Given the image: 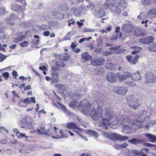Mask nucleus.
I'll return each instance as SVG.
<instances>
[{"instance_id":"c03bdc74","label":"nucleus","mask_w":156,"mask_h":156,"mask_svg":"<svg viewBox=\"0 0 156 156\" xmlns=\"http://www.w3.org/2000/svg\"><path fill=\"white\" fill-rule=\"evenodd\" d=\"M142 3L144 5H147L151 3L150 0H141Z\"/></svg>"},{"instance_id":"423d86ee","label":"nucleus","mask_w":156,"mask_h":156,"mask_svg":"<svg viewBox=\"0 0 156 156\" xmlns=\"http://www.w3.org/2000/svg\"><path fill=\"white\" fill-rule=\"evenodd\" d=\"M82 101H80L79 105L77 106V107L78 108H80L81 107L82 108L81 109V111L83 114L86 115L89 113V110L90 108H91V105H90L88 102H87L85 103L84 105H82Z\"/></svg>"},{"instance_id":"1a4fd4ad","label":"nucleus","mask_w":156,"mask_h":156,"mask_svg":"<svg viewBox=\"0 0 156 156\" xmlns=\"http://www.w3.org/2000/svg\"><path fill=\"white\" fill-rule=\"evenodd\" d=\"M114 90L118 94L124 95L127 93L128 89L126 87L121 86L115 87Z\"/></svg>"},{"instance_id":"a18cd8bd","label":"nucleus","mask_w":156,"mask_h":156,"mask_svg":"<svg viewBox=\"0 0 156 156\" xmlns=\"http://www.w3.org/2000/svg\"><path fill=\"white\" fill-rule=\"evenodd\" d=\"M140 56L138 55H136L133 59V60H132V64L135 65L136 62L138 61V59L139 58Z\"/></svg>"},{"instance_id":"58836bf2","label":"nucleus","mask_w":156,"mask_h":156,"mask_svg":"<svg viewBox=\"0 0 156 156\" xmlns=\"http://www.w3.org/2000/svg\"><path fill=\"white\" fill-rule=\"evenodd\" d=\"M148 48L151 50L156 51V44L153 43L150 45L148 47Z\"/></svg>"},{"instance_id":"052dcab7","label":"nucleus","mask_w":156,"mask_h":156,"mask_svg":"<svg viewBox=\"0 0 156 156\" xmlns=\"http://www.w3.org/2000/svg\"><path fill=\"white\" fill-rule=\"evenodd\" d=\"M145 146L149 147H156V145L154 144H151L147 143H145Z\"/></svg>"},{"instance_id":"f3484780","label":"nucleus","mask_w":156,"mask_h":156,"mask_svg":"<svg viewBox=\"0 0 156 156\" xmlns=\"http://www.w3.org/2000/svg\"><path fill=\"white\" fill-rule=\"evenodd\" d=\"M105 61L103 58H98L91 60V63L94 66H101L103 64Z\"/></svg>"},{"instance_id":"f03ea898","label":"nucleus","mask_w":156,"mask_h":156,"mask_svg":"<svg viewBox=\"0 0 156 156\" xmlns=\"http://www.w3.org/2000/svg\"><path fill=\"white\" fill-rule=\"evenodd\" d=\"M125 111L124 110H122L120 112V118H119L115 119L114 121L112 122V124L113 125H116L119 122V124L124 125L123 128L125 130H128L130 129L131 126L127 125H125L126 123H128L129 124L136 125L133 120L126 117L124 114Z\"/></svg>"},{"instance_id":"39448f33","label":"nucleus","mask_w":156,"mask_h":156,"mask_svg":"<svg viewBox=\"0 0 156 156\" xmlns=\"http://www.w3.org/2000/svg\"><path fill=\"white\" fill-rule=\"evenodd\" d=\"M108 138L113 140H117L120 141H124L127 140L129 138L126 136H122L120 135L114 133L112 134H107Z\"/></svg>"},{"instance_id":"2eb2a0df","label":"nucleus","mask_w":156,"mask_h":156,"mask_svg":"<svg viewBox=\"0 0 156 156\" xmlns=\"http://www.w3.org/2000/svg\"><path fill=\"white\" fill-rule=\"evenodd\" d=\"M117 76L120 80H124L130 77L131 73L130 72H125L122 73H118Z\"/></svg>"},{"instance_id":"6e6552de","label":"nucleus","mask_w":156,"mask_h":156,"mask_svg":"<svg viewBox=\"0 0 156 156\" xmlns=\"http://www.w3.org/2000/svg\"><path fill=\"white\" fill-rule=\"evenodd\" d=\"M112 112L110 109L105 108L102 113V118H106L111 120L113 118Z\"/></svg>"},{"instance_id":"393cba45","label":"nucleus","mask_w":156,"mask_h":156,"mask_svg":"<svg viewBox=\"0 0 156 156\" xmlns=\"http://www.w3.org/2000/svg\"><path fill=\"white\" fill-rule=\"evenodd\" d=\"M111 11L115 16H119L120 13V9L116 6H113Z\"/></svg>"},{"instance_id":"de8ad7c7","label":"nucleus","mask_w":156,"mask_h":156,"mask_svg":"<svg viewBox=\"0 0 156 156\" xmlns=\"http://www.w3.org/2000/svg\"><path fill=\"white\" fill-rule=\"evenodd\" d=\"M56 65L59 67H63L65 66L64 63L61 61H57L56 63Z\"/></svg>"},{"instance_id":"49530a36","label":"nucleus","mask_w":156,"mask_h":156,"mask_svg":"<svg viewBox=\"0 0 156 156\" xmlns=\"http://www.w3.org/2000/svg\"><path fill=\"white\" fill-rule=\"evenodd\" d=\"M48 26L47 24H43L40 27V28L43 30H48Z\"/></svg>"},{"instance_id":"f257e3e1","label":"nucleus","mask_w":156,"mask_h":156,"mask_svg":"<svg viewBox=\"0 0 156 156\" xmlns=\"http://www.w3.org/2000/svg\"><path fill=\"white\" fill-rule=\"evenodd\" d=\"M125 111L124 110H122L120 112V118H119L115 119L114 121L112 122V124L113 125H116L119 122V124L124 125L123 128L125 130H128L130 129L131 126L127 125H125L126 123H128L129 124L136 125L133 120L126 117L124 114Z\"/></svg>"},{"instance_id":"774afa93","label":"nucleus","mask_w":156,"mask_h":156,"mask_svg":"<svg viewBox=\"0 0 156 156\" xmlns=\"http://www.w3.org/2000/svg\"><path fill=\"white\" fill-rule=\"evenodd\" d=\"M12 74L13 76L15 77H17L18 76L17 72L14 70L12 71Z\"/></svg>"},{"instance_id":"dca6fc26","label":"nucleus","mask_w":156,"mask_h":156,"mask_svg":"<svg viewBox=\"0 0 156 156\" xmlns=\"http://www.w3.org/2000/svg\"><path fill=\"white\" fill-rule=\"evenodd\" d=\"M106 79L109 82H115L116 80V76L113 73H108L107 75Z\"/></svg>"},{"instance_id":"0eeeda50","label":"nucleus","mask_w":156,"mask_h":156,"mask_svg":"<svg viewBox=\"0 0 156 156\" xmlns=\"http://www.w3.org/2000/svg\"><path fill=\"white\" fill-rule=\"evenodd\" d=\"M149 151L148 150L143 148L140 151L136 149H132L131 150V153L134 154L138 156H147V154L144 153V152L147 153Z\"/></svg>"},{"instance_id":"f8f14e48","label":"nucleus","mask_w":156,"mask_h":156,"mask_svg":"<svg viewBox=\"0 0 156 156\" xmlns=\"http://www.w3.org/2000/svg\"><path fill=\"white\" fill-rule=\"evenodd\" d=\"M25 119L26 120V128L27 130V129H33L34 128L33 125V118L28 116L25 117Z\"/></svg>"},{"instance_id":"9b49d317","label":"nucleus","mask_w":156,"mask_h":156,"mask_svg":"<svg viewBox=\"0 0 156 156\" xmlns=\"http://www.w3.org/2000/svg\"><path fill=\"white\" fill-rule=\"evenodd\" d=\"M154 38L153 37L148 36L147 37H142L139 40V41L143 44H149L153 41Z\"/></svg>"},{"instance_id":"37998d69","label":"nucleus","mask_w":156,"mask_h":156,"mask_svg":"<svg viewBox=\"0 0 156 156\" xmlns=\"http://www.w3.org/2000/svg\"><path fill=\"white\" fill-rule=\"evenodd\" d=\"M87 9H90V10H92L94 8V5L91 2H90L89 4L87 5Z\"/></svg>"},{"instance_id":"473e14b6","label":"nucleus","mask_w":156,"mask_h":156,"mask_svg":"<svg viewBox=\"0 0 156 156\" xmlns=\"http://www.w3.org/2000/svg\"><path fill=\"white\" fill-rule=\"evenodd\" d=\"M60 8L62 10L64 11H66L69 9V8L67 5L65 3L61 4L60 6Z\"/></svg>"},{"instance_id":"4c0bfd02","label":"nucleus","mask_w":156,"mask_h":156,"mask_svg":"<svg viewBox=\"0 0 156 156\" xmlns=\"http://www.w3.org/2000/svg\"><path fill=\"white\" fill-rule=\"evenodd\" d=\"M78 101H77L76 100H73L70 102L69 106L73 108L75 107Z\"/></svg>"},{"instance_id":"69168bd1","label":"nucleus","mask_w":156,"mask_h":156,"mask_svg":"<svg viewBox=\"0 0 156 156\" xmlns=\"http://www.w3.org/2000/svg\"><path fill=\"white\" fill-rule=\"evenodd\" d=\"M50 33V32L49 31H45L43 33V35L47 37L49 35Z\"/></svg>"},{"instance_id":"a19ab883","label":"nucleus","mask_w":156,"mask_h":156,"mask_svg":"<svg viewBox=\"0 0 156 156\" xmlns=\"http://www.w3.org/2000/svg\"><path fill=\"white\" fill-rule=\"evenodd\" d=\"M56 86L58 87L59 88V90H61V92L63 93L65 89V86L62 84H59L58 85L57 84L56 85Z\"/></svg>"},{"instance_id":"bb28decb","label":"nucleus","mask_w":156,"mask_h":156,"mask_svg":"<svg viewBox=\"0 0 156 156\" xmlns=\"http://www.w3.org/2000/svg\"><path fill=\"white\" fill-rule=\"evenodd\" d=\"M113 6L112 3L108 0H106L103 5V7L106 9H110Z\"/></svg>"},{"instance_id":"5fc2aeb1","label":"nucleus","mask_w":156,"mask_h":156,"mask_svg":"<svg viewBox=\"0 0 156 156\" xmlns=\"http://www.w3.org/2000/svg\"><path fill=\"white\" fill-rule=\"evenodd\" d=\"M6 56L0 53V62H2L6 58Z\"/></svg>"},{"instance_id":"cd10ccee","label":"nucleus","mask_w":156,"mask_h":156,"mask_svg":"<svg viewBox=\"0 0 156 156\" xmlns=\"http://www.w3.org/2000/svg\"><path fill=\"white\" fill-rule=\"evenodd\" d=\"M24 38V36L20 35L18 37H16L14 39L13 41L14 43H18L23 41Z\"/></svg>"},{"instance_id":"b1692460","label":"nucleus","mask_w":156,"mask_h":156,"mask_svg":"<svg viewBox=\"0 0 156 156\" xmlns=\"http://www.w3.org/2000/svg\"><path fill=\"white\" fill-rule=\"evenodd\" d=\"M57 68H56L55 67H52V78L53 79L54 82H57L58 79V73L55 70H57Z\"/></svg>"},{"instance_id":"4d7b16f0","label":"nucleus","mask_w":156,"mask_h":156,"mask_svg":"<svg viewBox=\"0 0 156 156\" xmlns=\"http://www.w3.org/2000/svg\"><path fill=\"white\" fill-rule=\"evenodd\" d=\"M126 58L127 60L129 62H130L132 63V56L131 55H128L126 56Z\"/></svg>"},{"instance_id":"c9c22d12","label":"nucleus","mask_w":156,"mask_h":156,"mask_svg":"<svg viewBox=\"0 0 156 156\" xmlns=\"http://www.w3.org/2000/svg\"><path fill=\"white\" fill-rule=\"evenodd\" d=\"M88 134L90 135H93L97 137L98 136V133L97 132L92 130H89L88 132Z\"/></svg>"},{"instance_id":"72a5a7b5","label":"nucleus","mask_w":156,"mask_h":156,"mask_svg":"<svg viewBox=\"0 0 156 156\" xmlns=\"http://www.w3.org/2000/svg\"><path fill=\"white\" fill-rule=\"evenodd\" d=\"M128 142L133 144H139L141 143V141L136 138H133L128 140Z\"/></svg>"},{"instance_id":"2f4dec72","label":"nucleus","mask_w":156,"mask_h":156,"mask_svg":"<svg viewBox=\"0 0 156 156\" xmlns=\"http://www.w3.org/2000/svg\"><path fill=\"white\" fill-rule=\"evenodd\" d=\"M66 127L69 129H74L77 128V125L74 122H71L67 124Z\"/></svg>"},{"instance_id":"7ed1b4c3","label":"nucleus","mask_w":156,"mask_h":156,"mask_svg":"<svg viewBox=\"0 0 156 156\" xmlns=\"http://www.w3.org/2000/svg\"><path fill=\"white\" fill-rule=\"evenodd\" d=\"M103 110L97 102L91 105L89 115L94 121L98 120L102 116Z\"/></svg>"},{"instance_id":"20e7f679","label":"nucleus","mask_w":156,"mask_h":156,"mask_svg":"<svg viewBox=\"0 0 156 156\" xmlns=\"http://www.w3.org/2000/svg\"><path fill=\"white\" fill-rule=\"evenodd\" d=\"M126 99L129 107L134 110L136 109L140 105L139 100L133 95L127 96Z\"/></svg>"},{"instance_id":"8fccbe9b","label":"nucleus","mask_w":156,"mask_h":156,"mask_svg":"<svg viewBox=\"0 0 156 156\" xmlns=\"http://www.w3.org/2000/svg\"><path fill=\"white\" fill-rule=\"evenodd\" d=\"M77 129L79 130H80L81 131H82V129H81V128L77 127V128H75L73 129V131L76 132L77 133V134H78V135L79 136V134H80V132L78 131L77 130Z\"/></svg>"},{"instance_id":"4be33fe9","label":"nucleus","mask_w":156,"mask_h":156,"mask_svg":"<svg viewBox=\"0 0 156 156\" xmlns=\"http://www.w3.org/2000/svg\"><path fill=\"white\" fill-rule=\"evenodd\" d=\"M147 16L151 18L155 17L156 15V9H152L149 10L147 14Z\"/></svg>"},{"instance_id":"4468645a","label":"nucleus","mask_w":156,"mask_h":156,"mask_svg":"<svg viewBox=\"0 0 156 156\" xmlns=\"http://www.w3.org/2000/svg\"><path fill=\"white\" fill-rule=\"evenodd\" d=\"M102 119L99 123V126H104L105 129H108L107 126L112 124V122H110V120L106 118H102Z\"/></svg>"},{"instance_id":"a211bd4d","label":"nucleus","mask_w":156,"mask_h":156,"mask_svg":"<svg viewBox=\"0 0 156 156\" xmlns=\"http://www.w3.org/2000/svg\"><path fill=\"white\" fill-rule=\"evenodd\" d=\"M145 77L147 79V81L151 83L156 82V77L154 76L152 74H146Z\"/></svg>"},{"instance_id":"603ef678","label":"nucleus","mask_w":156,"mask_h":156,"mask_svg":"<svg viewBox=\"0 0 156 156\" xmlns=\"http://www.w3.org/2000/svg\"><path fill=\"white\" fill-rule=\"evenodd\" d=\"M103 54L105 56H108L112 54L113 52L111 51V50L110 51H104L103 52Z\"/></svg>"},{"instance_id":"7c9ffc66","label":"nucleus","mask_w":156,"mask_h":156,"mask_svg":"<svg viewBox=\"0 0 156 156\" xmlns=\"http://www.w3.org/2000/svg\"><path fill=\"white\" fill-rule=\"evenodd\" d=\"M105 67L106 69L110 70H112L115 69L114 65L111 63H108L106 64Z\"/></svg>"},{"instance_id":"f704fd0d","label":"nucleus","mask_w":156,"mask_h":156,"mask_svg":"<svg viewBox=\"0 0 156 156\" xmlns=\"http://www.w3.org/2000/svg\"><path fill=\"white\" fill-rule=\"evenodd\" d=\"M126 83L129 87H134L136 86V84L131 80H128L126 82Z\"/></svg>"},{"instance_id":"aec40b11","label":"nucleus","mask_w":156,"mask_h":156,"mask_svg":"<svg viewBox=\"0 0 156 156\" xmlns=\"http://www.w3.org/2000/svg\"><path fill=\"white\" fill-rule=\"evenodd\" d=\"M146 137L151 142H156V136L153 134L146 133L145 134Z\"/></svg>"},{"instance_id":"5701e85b","label":"nucleus","mask_w":156,"mask_h":156,"mask_svg":"<svg viewBox=\"0 0 156 156\" xmlns=\"http://www.w3.org/2000/svg\"><path fill=\"white\" fill-rule=\"evenodd\" d=\"M16 18L14 14H11L6 19V22L11 25H13L14 24V23L11 22V21H13Z\"/></svg>"},{"instance_id":"e433bc0d","label":"nucleus","mask_w":156,"mask_h":156,"mask_svg":"<svg viewBox=\"0 0 156 156\" xmlns=\"http://www.w3.org/2000/svg\"><path fill=\"white\" fill-rule=\"evenodd\" d=\"M146 115H140L136 119L138 122H143L145 119Z\"/></svg>"},{"instance_id":"9d476101","label":"nucleus","mask_w":156,"mask_h":156,"mask_svg":"<svg viewBox=\"0 0 156 156\" xmlns=\"http://www.w3.org/2000/svg\"><path fill=\"white\" fill-rule=\"evenodd\" d=\"M122 29L124 31L128 33L131 32L132 30L134 29L133 26L130 23L129 21L123 24Z\"/></svg>"},{"instance_id":"09e8293b","label":"nucleus","mask_w":156,"mask_h":156,"mask_svg":"<svg viewBox=\"0 0 156 156\" xmlns=\"http://www.w3.org/2000/svg\"><path fill=\"white\" fill-rule=\"evenodd\" d=\"M2 76L7 80L9 77V74L8 72H5L2 73Z\"/></svg>"},{"instance_id":"412c9836","label":"nucleus","mask_w":156,"mask_h":156,"mask_svg":"<svg viewBox=\"0 0 156 156\" xmlns=\"http://www.w3.org/2000/svg\"><path fill=\"white\" fill-rule=\"evenodd\" d=\"M133 80L137 81L141 80L142 77L140 76L139 72L137 71L136 73H133L130 76Z\"/></svg>"},{"instance_id":"6ab92c4d","label":"nucleus","mask_w":156,"mask_h":156,"mask_svg":"<svg viewBox=\"0 0 156 156\" xmlns=\"http://www.w3.org/2000/svg\"><path fill=\"white\" fill-rule=\"evenodd\" d=\"M81 55V61L82 63H85L86 62L90 60L91 58V57L87 52L84 53Z\"/></svg>"},{"instance_id":"3c124183","label":"nucleus","mask_w":156,"mask_h":156,"mask_svg":"<svg viewBox=\"0 0 156 156\" xmlns=\"http://www.w3.org/2000/svg\"><path fill=\"white\" fill-rule=\"evenodd\" d=\"M132 48H134V50L138 53L140 52V50L141 49V47L136 46H133L132 47Z\"/></svg>"},{"instance_id":"13d9d810","label":"nucleus","mask_w":156,"mask_h":156,"mask_svg":"<svg viewBox=\"0 0 156 156\" xmlns=\"http://www.w3.org/2000/svg\"><path fill=\"white\" fill-rule=\"evenodd\" d=\"M28 42L25 41L23 43H20V44L22 47H23L27 46L28 45Z\"/></svg>"},{"instance_id":"864d4df0","label":"nucleus","mask_w":156,"mask_h":156,"mask_svg":"<svg viewBox=\"0 0 156 156\" xmlns=\"http://www.w3.org/2000/svg\"><path fill=\"white\" fill-rule=\"evenodd\" d=\"M18 105L20 107H25V105H24V103L23 102V99H21L18 102Z\"/></svg>"},{"instance_id":"0e129e2a","label":"nucleus","mask_w":156,"mask_h":156,"mask_svg":"<svg viewBox=\"0 0 156 156\" xmlns=\"http://www.w3.org/2000/svg\"><path fill=\"white\" fill-rule=\"evenodd\" d=\"M120 47V46H115V47H114L112 48H110L109 49V50L110 51L112 50H113V51H115L116 50H117L118 49H119V48Z\"/></svg>"},{"instance_id":"e2e57ef3","label":"nucleus","mask_w":156,"mask_h":156,"mask_svg":"<svg viewBox=\"0 0 156 156\" xmlns=\"http://www.w3.org/2000/svg\"><path fill=\"white\" fill-rule=\"evenodd\" d=\"M23 99V102L24 103H30V98H26V99Z\"/></svg>"},{"instance_id":"79ce46f5","label":"nucleus","mask_w":156,"mask_h":156,"mask_svg":"<svg viewBox=\"0 0 156 156\" xmlns=\"http://www.w3.org/2000/svg\"><path fill=\"white\" fill-rule=\"evenodd\" d=\"M8 13V12L6 11L5 9V8L2 7L1 8L0 7V15L1 14H5Z\"/></svg>"},{"instance_id":"bf43d9fd","label":"nucleus","mask_w":156,"mask_h":156,"mask_svg":"<svg viewBox=\"0 0 156 156\" xmlns=\"http://www.w3.org/2000/svg\"><path fill=\"white\" fill-rule=\"evenodd\" d=\"M5 36L4 35L3 33L0 30V39H3L5 38Z\"/></svg>"},{"instance_id":"c756f323","label":"nucleus","mask_w":156,"mask_h":156,"mask_svg":"<svg viewBox=\"0 0 156 156\" xmlns=\"http://www.w3.org/2000/svg\"><path fill=\"white\" fill-rule=\"evenodd\" d=\"M20 123V125L21 128H23V129L25 130H27V129L26 128V120L25 119H23L21 120L19 122Z\"/></svg>"},{"instance_id":"338daca9","label":"nucleus","mask_w":156,"mask_h":156,"mask_svg":"<svg viewBox=\"0 0 156 156\" xmlns=\"http://www.w3.org/2000/svg\"><path fill=\"white\" fill-rule=\"evenodd\" d=\"M63 111L66 114L68 115H69L70 114V112L69 110H68L66 108L63 110Z\"/></svg>"},{"instance_id":"6e6d98bb","label":"nucleus","mask_w":156,"mask_h":156,"mask_svg":"<svg viewBox=\"0 0 156 156\" xmlns=\"http://www.w3.org/2000/svg\"><path fill=\"white\" fill-rule=\"evenodd\" d=\"M63 13H61L60 11H59L58 13L57 14V15L55 17L57 18H63Z\"/></svg>"},{"instance_id":"a878e982","label":"nucleus","mask_w":156,"mask_h":156,"mask_svg":"<svg viewBox=\"0 0 156 156\" xmlns=\"http://www.w3.org/2000/svg\"><path fill=\"white\" fill-rule=\"evenodd\" d=\"M11 9L14 11L18 12L21 10V8L20 5L17 4H12Z\"/></svg>"},{"instance_id":"c85d7f7f","label":"nucleus","mask_w":156,"mask_h":156,"mask_svg":"<svg viewBox=\"0 0 156 156\" xmlns=\"http://www.w3.org/2000/svg\"><path fill=\"white\" fill-rule=\"evenodd\" d=\"M71 12L76 17H78L80 15L79 11L75 7H73L71 9Z\"/></svg>"},{"instance_id":"680f3d73","label":"nucleus","mask_w":156,"mask_h":156,"mask_svg":"<svg viewBox=\"0 0 156 156\" xmlns=\"http://www.w3.org/2000/svg\"><path fill=\"white\" fill-rule=\"evenodd\" d=\"M103 71V69L102 68L100 67L97 70V73L98 74L101 75L102 74V73Z\"/></svg>"},{"instance_id":"ddd939ff","label":"nucleus","mask_w":156,"mask_h":156,"mask_svg":"<svg viewBox=\"0 0 156 156\" xmlns=\"http://www.w3.org/2000/svg\"><path fill=\"white\" fill-rule=\"evenodd\" d=\"M105 12L103 9L99 7L96 9L94 15L96 18H101L105 16Z\"/></svg>"},{"instance_id":"ea45409f","label":"nucleus","mask_w":156,"mask_h":156,"mask_svg":"<svg viewBox=\"0 0 156 156\" xmlns=\"http://www.w3.org/2000/svg\"><path fill=\"white\" fill-rule=\"evenodd\" d=\"M69 57V55H66V53H65L63 56H61V57H60V58L61 60L65 61H67Z\"/></svg>"}]
</instances>
